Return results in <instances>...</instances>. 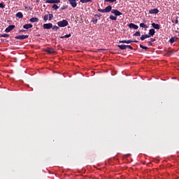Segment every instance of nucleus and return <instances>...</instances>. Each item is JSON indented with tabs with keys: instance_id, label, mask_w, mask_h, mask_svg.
<instances>
[{
	"instance_id": "obj_11",
	"label": "nucleus",
	"mask_w": 179,
	"mask_h": 179,
	"mask_svg": "<svg viewBox=\"0 0 179 179\" xmlns=\"http://www.w3.org/2000/svg\"><path fill=\"white\" fill-rule=\"evenodd\" d=\"M150 14H158L159 13V10L157 8L152 9L148 11Z\"/></svg>"
},
{
	"instance_id": "obj_18",
	"label": "nucleus",
	"mask_w": 179,
	"mask_h": 179,
	"mask_svg": "<svg viewBox=\"0 0 179 179\" xmlns=\"http://www.w3.org/2000/svg\"><path fill=\"white\" fill-rule=\"evenodd\" d=\"M16 17L19 19H22V17H24V15H22V13L21 12L16 13Z\"/></svg>"
},
{
	"instance_id": "obj_33",
	"label": "nucleus",
	"mask_w": 179,
	"mask_h": 179,
	"mask_svg": "<svg viewBox=\"0 0 179 179\" xmlns=\"http://www.w3.org/2000/svg\"><path fill=\"white\" fill-rule=\"evenodd\" d=\"M92 22H93V24H96V22H98V20L92 18Z\"/></svg>"
},
{
	"instance_id": "obj_41",
	"label": "nucleus",
	"mask_w": 179,
	"mask_h": 179,
	"mask_svg": "<svg viewBox=\"0 0 179 179\" xmlns=\"http://www.w3.org/2000/svg\"><path fill=\"white\" fill-rule=\"evenodd\" d=\"M148 46H152V42L151 41H148Z\"/></svg>"
},
{
	"instance_id": "obj_1",
	"label": "nucleus",
	"mask_w": 179,
	"mask_h": 179,
	"mask_svg": "<svg viewBox=\"0 0 179 179\" xmlns=\"http://www.w3.org/2000/svg\"><path fill=\"white\" fill-rule=\"evenodd\" d=\"M58 27H66L68 26V21L66 20H63L62 21H59L57 22Z\"/></svg>"
},
{
	"instance_id": "obj_10",
	"label": "nucleus",
	"mask_w": 179,
	"mask_h": 179,
	"mask_svg": "<svg viewBox=\"0 0 179 179\" xmlns=\"http://www.w3.org/2000/svg\"><path fill=\"white\" fill-rule=\"evenodd\" d=\"M60 0H46V3H59Z\"/></svg>"
},
{
	"instance_id": "obj_13",
	"label": "nucleus",
	"mask_w": 179,
	"mask_h": 179,
	"mask_svg": "<svg viewBox=\"0 0 179 179\" xmlns=\"http://www.w3.org/2000/svg\"><path fill=\"white\" fill-rule=\"evenodd\" d=\"M152 27H153V29H155L157 30H159L160 29V24H156L155 22L152 23Z\"/></svg>"
},
{
	"instance_id": "obj_8",
	"label": "nucleus",
	"mask_w": 179,
	"mask_h": 179,
	"mask_svg": "<svg viewBox=\"0 0 179 179\" xmlns=\"http://www.w3.org/2000/svg\"><path fill=\"white\" fill-rule=\"evenodd\" d=\"M111 13H113V15H115V16L117 17V16H121L122 15V13L118 11V10H113L112 11H110Z\"/></svg>"
},
{
	"instance_id": "obj_24",
	"label": "nucleus",
	"mask_w": 179,
	"mask_h": 179,
	"mask_svg": "<svg viewBox=\"0 0 179 179\" xmlns=\"http://www.w3.org/2000/svg\"><path fill=\"white\" fill-rule=\"evenodd\" d=\"M140 27L143 28V29H148V25L145 23H141V24H140Z\"/></svg>"
},
{
	"instance_id": "obj_22",
	"label": "nucleus",
	"mask_w": 179,
	"mask_h": 179,
	"mask_svg": "<svg viewBox=\"0 0 179 179\" xmlns=\"http://www.w3.org/2000/svg\"><path fill=\"white\" fill-rule=\"evenodd\" d=\"M81 3H87L88 2H92V0H80Z\"/></svg>"
},
{
	"instance_id": "obj_29",
	"label": "nucleus",
	"mask_w": 179,
	"mask_h": 179,
	"mask_svg": "<svg viewBox=\"0 0 179 179\" xmlns=\"http://www.w3.org/2000/svg\"><path fill=\"white\" fill-rule=\"evenodd\" d=\"M140 48H142L143 50H148V48L146 46H144L143 45H140Z\"/></svg>"
},
{
	"instance_id": "obj_15",
	"label": "nucleus",
	"mask_w": 179,
	"mask_h": 179,
	"mask_svg": "<svg viewBox=\"0 0 179 179\" xmlns=\"http://www.w3.org/2000/svg\"><path fill=\"white\" fill-rule=\"evenodd\" d=\"M33 27V25L31 24H24V26L22 27V28H24V29H29Z\"/></svg>"
},
{
	"instance_id": "obj_40",
	"label": "nucleus",
	"mask_w": 179,
	"mask_h": 179,
	"mask_svg": "<svg viewBox=\"0 0 179 179\" xmlns=\"http://www.w3.org/2000/svg\"><path fill=\"white\" fill-rule=\"evenodd\" d=\"M151 41H152V42H155V41H156V38H151Z\"/></svg>"
},
{
	"instance_id": "obj_17",
	"label": "nucleus",
	"mask_w": 179,
	"mask_h": 179,
	"mask_svg": "<svg viewBox=\"0 0 179 179\" xmlns=\"http://www.w3.org/2000/svg\"><path fill=\"white\" fill-rule=\"evenodd\" d=\"M155 34H156V31H155L154 29H150V31H148V34L150 36H155Z\"/></svg>"
},
{
	"instance_id": "obj_4",
	"label": "nucleus",
	"mask_w": 179,
	"mask_h": 179,
	"mask_svg": "<svg viewBox=\"0 0 179 179\" xmlns=\"http://www.w3.org/2000/svg\"><path fill=\"white\" fill-rule=\"evenodd\" d=\"M43 28L44 29H48V30H49V29H50L51 28H52V24H51V23L44 24H43Z\"/></svg>"
},
{
	"instance_id": "obj_3",
	"label": "nucleus",
	"mask_w": 179,
	"mask_h": 179,
	"mask_svg": "<svg viewBox=\"0 0 179 179\" xmlns=\"http://www.w3.org/2000/svg\"><path fill=\"white\" fill-rule=\"evenodd\" d=\"M29 38V35H21V36H16L15 38L16 40H25L26 38Z\"/></svg>"
},
{
	"instance_id": "obj_19",
	"label": "nucleus",
	"mask_w": 179,
	"mask_h": 179,
	"mask_svg": "<svg viewBox=\"0 0 179 179\" xmlns=\"http://www.w3.org/2000/svg\"><path fill=\"white\" fill-rule=\"evenodd\" d=\"M45 52L48 54H54L55 50L54 49L48 48V50H45Z\"/></svg>"
},
{
	"instance_id": "obj_12",
	"label": "nucleus",
	"mask_w": 179,
	"mask_h": 179,
	"mask_svg": "<svg viewBox=\"0 0 179 179\" xmlns=\"http://www.w3.org/2000/svg\"><path fill=\"white\" fill-rule=\"evenodd\" d=\"M103 10H106L108 13H110L113 10H116V9H113V7L111 6H108L105 7Z\"/></svg>"
},
{
	"instance_id": "obj_34",
	"label": "nucleus",
	"mask_w": 179,
	"mask_h": 179,
	"mask_svg": "<svg viewBox=\"0 0 179 179\" xmlns=\"http://www.w3.org/2000/svg\"><path fill=\"white\" fill-rule=\"evenodd\" d=\"M51 29H52V30L57 31V30H59V27H57V26H54V27H52Z\"/></svg>"
},
{
	"instance_id": "obj_26",
	"label": "nucleus",
	"mask_w": 179,
	"mask_h": 179,
	"mask_svg": "<svg viewBox=\"0 0 179 179\" xmlns=\"http://www.w3.org/2000/svg\"><path fill=\"white\" fill-rule=\"evenodd\" d=\"M173 53H175V51H174V50H170V51H168V52H166V54H167L169 56L173 55Z\"/></svg>"
},
{
	"instance_id": "obj_30",
	"label": "nucleus",
	"mask_w": 179,
	"mask_h": 179,
	"mask_svg": "<svg viewBox=\"0 0 179 179\" xmlns=\"http://www.w3.org/2000/svg\"><path fill=\"white\" fill-rule=\"evenodd\" d=\"M117 0H104V2L106 3V2H110L111 3H114V2H116Z\"/></svg>"
},
{
	"instance_id": "obj_9",
	"label": "nucleus",
	"mask_w": 179,
	"mask_h": 179,
	"mask_svg": "<svg viewBox=\"0 0 179 179\" xmlns=\"http://www.w3.org/2000/svg\"><path fill=\"white\" fill-rule=\"evenodd\" d=\"M128 27L131 29H134V30H137L138 29H139V27L134 23H130L129 24H128Z\"/></svg>"
},
{
	"instance_id": "obj_21",
	"label": "nucleus",
	"mask_w": 179,
	"mask_h": 179,
	"mask_svg": "<svg viewBox=\"0 0 179 179\" xmlns=\"http://www.w3.org/2000/svg\"><path fill=\"white\" fill-rule=\"evenodd\" d=\"M71 34H66V36H59V38H71Z\"/></svg>"
},
{
	"instance_id": "obj_27",
	"label": "nucleus",
	"mask_w": 179,
	"mask_h": 179,
	"mask_svg": "<svg viewBox=\"0 0 179 179\" xmlns=\"http://www.w3.org/2000/svg\"><path fill=\"white\" fill-rule=\"evenodd\" d=\"M49 21H51L54 18V15L53 14H49L48 15Z\"/></svg>"
},
{
	"instance_id": "obj_16",
	"label": "nucleus",
	"mask_w": 179,
	"mask_h": 179,
	"mask_svg": "<svg viewBox=\"0 0 179 179\" xmlns=\"http://www.w3.org/2000/svg\"><path fill=\"white\" fill-rule=\"evenodd\" d=\"M39 21V20L37 17H32L29 19V22L32 23H37Z\"/></svg>"
},
{
	"instance_id": "obj_2",
	"label": "nucleus",
	"mask_w": 179,
	"mask_h": 179,
	"mask_svg": "<svg viewBox=\"0 0 179 179\" xmlns=\"http://www.w3.org/2000/svg\"><path fill=\"white\" fill-rule=\"evenodd\" d=\"M118 43H125V44H130L131 43H138V41H131V40H123V41H120Z\"/></svg>"
},
{
	"instance_id": "obj_37",
	"label": "nucleus",
	"mask_w": 179,
	"mask_h": 179,
	"mask_svg": "<svg viewBox=\"0 0 179 179\" xmlns=\"http://www.w3.org/2000/svg\"><path fill=\"white\" fill-rule=\"evenodd\" d=\"M101 17V14H96L94 15V17Z\"/></svg>"
},
{
	"instance_id": "obj_31",
	"label": "nucleus",
	"mask_w": 179,
	"mask_h": 179,
	"mask_svg": "<svg viewBox=\"0 0 179 179\" xmlns=\"http://www.w3.org/2000/svg\"><path fill=\"white\" fill-rule=\"evenodd\" d=\"M43 20L45 22L48 21L49 20L48 15H44Z\"/></svg>"
},
{
	"instance_id": "obj_7",
	"label": "nucleus",
	"mask_w": 179,
	"mask_h": 179,
	"mask_svg": "<svg viewBox=\"0 0 179 179\" xmlns=\"http://www.w3.org/2000/svg\"><path fill=\"white\" fill-rule=\"evenodd\" d=\"M69 3L71 6V8H76V6L78 5V3H76V0H69Z\"/></svg>"
},
{
	"instance_id": "obj_46",
	"label": "nucleus",
	"mask_w": 179,
	"mask_h": 179,
	"mask_svg": "<svg viewBox=\"0 0 179 179\" xmlns=\"http://www.w3.org/2000/svg\"><path fill=\"white\" fill-rule=\"evenodd\" d=\"M178 36H179V32H178Z\"/></svg>"
},
{
	"instance_id": "obj_5",
	"label": "nucleus",
	"mask_w": 179,
	"mask_h": 179,
	"mask_svg": "<svg viewBox=\"0 0 179 179\" xmlns=\"http://www.w3.org/2000/svg\"><path fill=\"white\" fill-rule=\"evenodd\" d=\"M14 28H15V26H14V25H9L7 28H6L4 31H6V33H9V32L12 31L13 29H14Z\"/></svg>"
},
{
	"instance_id": "obj_38",
	"label": "nucleus",
	"mask_w": 179,
	"mask_h": 179,
	"mask_svg": "<svg viewBox=\"0 0 179 179\" xmlns=\"http://www.w3.org/2000/svg\"><path fill=\"white\" fill-rule=\"evenodd\" d=\"M0 8H2V9L4 8V5H3V3H0Z\"/></svg>"
},
{
	"instance_id": "obj_28",
	"label": "nucleus",
	"mask_w": 179,
	"mask_h": 179,
	"mask_svg": "<svg viewBox=\"0 0 179 179\" xmlns=\"http://www.w3.org/2000/svg\"><path fill=\"white\" fill-rule=\"evenodd\" d=\"M8 36H9V34H3L0 35L1 38H8Z\"/></svg>"
},
{
	"instance_id": "obj_23",
	"label": "nucleus",
	"mask_w": 179,
	"mask_h": 179,
	"mask_svg": "<svg viewBox=\"0 0 179 179\" xmlns=\"http://www.w3.org/2000/svg\"><path fill=\"white\" fill-rule=\"evenodd\" d=\"M98 12H100L101 13H109V12H108L107 10L101 8L98 9Z\"/></svg>"
},
{
	"instance_id": "obj_20",
	"label": "nucleus",
	"mask_w": 179,
	"mask_h": 179,
	"mask_svg": "<svg viewBox=\"0 0 179 179\" xmlns=\"http://www.w3.org/2000/svg\"><path fill=\"white\" fill-rule=\"evenodd\" d=\"M109 19L111 20L115 21L117 20V17L111 15H110Z\"/></svg>"
},
{
	"instance_id": "obj_36",
	"label": "nucleus",
	"mask_w": 179,
	"mask_h": 179,
	"mask_svg": "<svg viewBox=\"0 0 179 179\" xmlns=\"http://www.w3.org/2000/svg\"><path fill=\"white\" fill-rule=\"evenodd\" d=\"M68 8V6H63L62 7H61V10H66Z\"/></svg>"
},
{
	"instance_id": "obj_45",
	"label": "nucleus",
	"mask_w": 179,
	"mask_h": 179,
	"mask_svg": "<svg viewBox=\"0 0 179 179\" xmlns=\"http://www.w3.org/2000/svg\"><path fill=\"white\" fill-rule=\"evenodd\" d=\"M42 1H45V2H46V1H47V0H42Z\"/></svg>"
},
{
	"instance_id": "obj_35",
	"label": "nucleus",
	"mask_w": 179,
	"mask_h": 179,
	"mask_svg": "<svg viewBox=\"0 0 179 179\" xmlns=\"http://www.w3.org/2000/svg\"><path fill=\"white\" fill-rule=\"evenodd\" d=\"M52 8H54L55 10H57V9H59V6L56 4H54V5H52Z\"/></svg>"
},
{
	"instance_id": "obj_42",
	"label": "nucleus",
	"mask_w": 179,
	"mask_h": 179,
	"mask_svg": "<svg viewBox=\"0 0 179 179\" xmlns=\"http://www.w3.org/2000/svg\"><path fill=\"white\" fill-rule=\"evenodd\" d=\"M175 23L178 24V20H177V18L176 20H175Z\"/></svg>"
},
{
	"instance_id": "obj_39",
	"label": "nucleus",
	"mask_w": 179,
	"mask_h": 179,
	"mask_svg": "<svg viewBox=\"0 0 179 179\" xmlns=\"http://www.w3.org/2000/svg\"><path fill=\"white\" fill-rule=\"evenodd\" d=\"M127 48H129V50H133V48L129 45H127Z\"/></svg>"
},
{
	"instance_id": "obj_25",
	"label": "nucleus",
	"mask_w": 179,
	"mask_h": 179,
	"mask_svg": "<svg viewBox=\"0 0 179 179\" xmlns=\"http://www.w3.org/2000/svg\"><path fill=\"white\" fill-rule=\"evenodd\" d=\"M176 40H177V38L173 37V38H170L169 42L171 43H175V41H176Z\"/></svg>"
},
{
	"instance_id": "obj_14",
	"label": "nucleus",
	"mask_w": 179,
	"mask_h": 179,
	"mask_svg": "<svg viewBox=\"0 0 179 179\" xmlns=\"http://www.w3.org/2000/svg\"><path fill=\"white\" fill-rule=\"evenodd\" d=\"M117 48H120V50H126L127 45H117Z\"/></svg>"
},
{
	"instance_id": "obj_6",
	"label": "nucleus",
	"mask_w": 179,
	"mask_h": 179,
	"mask_svg": "<svg viewBox=\"0 0 179 179\" xmlns=\"http://www.w3.org/2000/svg\"><path fill=\"white\" fill-rule=\"evenodd\" d=\"M154 35H150V34H143L141 35V37H140V40L145 41L146 38H151V36H153Z\"/></svg>"
},
{
	"instance_id": "obj_43",
	"label": "nucleus",
	"mask_w": 179,
	"mask_h": 179,
	"mask_svg": "<svg viewBox=\"0 0 179 179\" xmlns=\"http://www.w3.org/2000/svg\"><path fill=\"white\" fill-rule=\"evenodd\" d=\"M22 31H24V30H20V31H19V33H21Z\"/></svg>"
},
{
	"instance_id": "obj_44",
	"label": "nucleus",
	"mask_w": 179,
	"mask_h": 179,
	"mask_svg": "<svg viewBox=\"0 0 179 179\" xmlns=\"http://www.w3.org/2000/svg\"><path fill=\"white\" fill-rule=\"evenodd\" d=\"M36 2L38 3V2H39V0H36Z\"/></svg>"
},
{
	"instance_id": "obj_32",
	"label": "nucleus",
	"mask_w": 179,
	"mask_h": 179,
	"mask_svg": "<svg viewBox=\"0 0 179 179\" xmlns=\"http://www.w3.org/2000/svg\"><path fill=\"white\" fill-rule=\"evenodd\" d=\"M133 36H141V34L140 31H136V32H135L134 34H133Z\"/></svg>"
}]
</instances>
